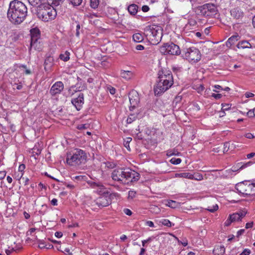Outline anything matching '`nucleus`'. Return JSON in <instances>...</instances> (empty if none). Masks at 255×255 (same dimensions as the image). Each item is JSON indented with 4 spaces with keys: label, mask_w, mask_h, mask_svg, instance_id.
Returning a JSON list of instances; mask_svg holds the SVG:
<instances>
[{
    "label": "nucleus",
    "mask_w": 255,
    "mask_h": 255,
    "mask_svg": "<svg viewBox=\"0 0 255 255\" xmlns=\"http://www.w3.org/2000/svg\"><path fill=\"white\" fill-rule=\"evenodd\" d=\"M27 14V8L21 1L14 0L9 4L7 12L8 20L14 24H19L25 19Z\"/></svg>",
    "instance_id": "f257e3e1"
},
{
    "label": "nucleus",
    "mask_w": 255,
    "mask_h": 255,
    "mask_svg": "<svg viewBox=\"0 0 255 255\" xmlns=\"http://www.w3.org/2000/svg\"><path fill=\"white\" fill-rule=\"evenodd\" d=\"M112 179L123 184L137 181L139 174L130 168H119L114 169L111 175Z\"/></svg>",
    "instance_id": "f03ea898"
},
{
    "label": "nucleus",
    "mask_w": 255,
    "mask_h": 255,
    "mask_svg": "<svg viewBox=\"0 0 255 255\" xmlns=\"http://www.w3.org/2000/svg\"><path fill=\"white\" fill-rule=\"evenodd\" d=\"M173 84L172 73L162 70L158 73V80L154 88L155 95H160L169 89Z\"/></svg>",
    "instance_id": "7ed1b4c3"
},
{
    "label": "nucleus",
    "mask_w": 255,
    "mask_h": 255,
    "mask_svg": "<svg viewBox=\"0 0 255 255\" xmlns=\"http://www.w3.org/2000/svg\"><path fill=\"white\" fill-rule=\"evenodd\" d=\"M36 15L41 20L48 22L55 18L57 11L53 6L43 3L37 7Z\"/></svg>",
    "instance_id": "20e7f679"
},
{
    "label": "nucleus",
    "mask_w": 255,
    "mask_h": 255,
    "mask_svg": "<svg viewBox=\"0 0 255 255\" xmlns=\"http://www.w3.org/2000/svg\"><path fill=\"white\" fill-rule=\"evenodd\" d=\"M86 158V154L84 151L80 149H76L72 152L67 153L66 162L70 165L77 166L85 163Z\"/></svg>",
    "instance_id": "39448f33"
},
{
    "label": "nucleus",
    "mask_w": 255,
    "mask_h": 255,
    "mask_svg": "<svg viewBox=\"0 0 255 255\" xmlns=\"http://www.w3.org/2000/svg\"><path fill=\"white\" fill-rule=\"evenodd\" d=\"M145 31L147 32V36L153 44L158 43L160 41L162 35L160 26L156 25H148L146 27Z\"/></svg>",
    "instance_id": "423d86ee"
},
{
    "label": "nucleus",
    "mask_w": 255,
    "mask_h": 255,
    "mask_svg": "<svg viewBox=\"0 0 255 255\" xmlns=\"http://www.w3.org/2000/svg\"><path fill=\"white\" fill-rule=\"evenodd\" d=\"M182 57L189 62L195 63L201 59V54L198 48L192 47L183 51Z\"/></svg>",
    "instance_id": "0eeeda50"
},
{
    "label": "nucleus",
    "mask_w": 255,
    "mask_h": 255,
    "mask_svg": "<svg viewBox=\"0 0 255 255\" xmlns=\"http://www.w3.org/2000/svg\"><path fill=\"white\" fill-rule=\"evenodd\" d=\"M159 50L161 53L165 55H178L181 53L179 47L172 42L164 44L160 47Z\"/></svg>",
    "instance_id": "6e6552de"
},
{
    "label": "nucleus",
    "mask_w": 255,
    "mask_h": 255,
    "mask_svg": "<svg viewBox=\"0 0 255 255\" xmlns=\"http://www.w3.org/2000/svg\"><path fill=\"white\" fill-rule=\"evenodd\" d=\"M200 14L204 16H212L217 14L218 9L213 3H206L198 8Z\"/></svg>",
    "instance_id": "1a4fd4ad"
},
{
    "label": "nucleus",
    "mask_w": 255,
    "mask_h": 255,
    "mask_svg": "<svg viewBox=\"0 0 255 255\" xmlns=\"http://www.w3.org/2000/svg\"><path fill=\"white\" fill-rule=\"evenodd\" d=\"M129 100L130 104L129 109L131 111L137 107L139 103V97L137 92L134 91L130 92Z\"/></svg>",
    "instance_id": "9d476101"
},
{
    "label": "nucleus",
    "mask_w": 255,
    "mask_h": 255,
    "mask_svg": "<svg viewBox=\"0 0 255 255\" xmlns=\"http://www.w3.org/2000/svg\"><path fill=\"white\" fill-rule=\"evenodd\" d=\"M99 207H104L109 206L111 203V199L108 195H102L95 201Z\"/></svg>",
    "instance_id": "9b49d317"
},
{
    "label": "nucleus",
    "mask_w": 255,
    "mask_h": 255,
    "mask_svg": "<svg viewBox=\"0 0 255 255\" xmlns=\"http://www.w3.org/2000/svg\"><path fill=\"white\" fill-rule=\"evenodd\" d=\"M63 89V84L62 82L58 81L52 86L49 92L52 96H55L60 94Z\"/></svg>",
    "instance_id": "f8f14e48"
},
{
    "label": "nucleus",
    "mask_w": 255,
    "mask_h": 255,
    "mask_svg": "<svg viewBox=\"0 0 255 255\" xmlns=\"http://www.w3.org/2000/svg\"><path fill=\"white\" fill-rule=\"evenodd\" d=\"M252 186L255 187V182H253L252 184H250L247 188V189H244V190H239V188L245 187V182H242L236 185V189L238 192L240 193L245 195H251L252 194L251 192H249V189H252Z\"/></svg>",
    "instance_id": "ddd939ff"
},
{
    "label": "nucleus",
    "mask_w": 255,
    "mask_h": 255,
    "mask_svg": "<svg viewBox=\"0 0 255 255\" xmlns=\"http://www.w3.org/2000/svg\"><path fill=\"white\" fill-rule=\"evenodd\" d=\"M71 102L78 111L80 110L84 104V94L80 93L77 98L73 99Z\"/></svg>",
    "instance_id": "4468645a"
},
{
    "label": "nucleus",
    "mask_w": 255,
    "mask_h": 255,
    "mask_svg": "<svg viewBox=\"0 0 255 255\" xmlns=\"http://www.w3.org/2000/svg\"><path fill=\"white\" fill-rule=\"evenodd\" d=\"M247 214V212L240 211L237 213H233L229 216L233 223L241 221L242 219Z\"/></svg>",
    "instance_id": "2eb2a0df"
},
{
    "label": "nucleus",
    "mask_w": 255,
    "mask_h": 255,
    "mask_svg": "<svg viewBox=\"0 0 255 255\" xmlns=\"http://www.w3.org/2000/svg\"><path fill=\"white\" fill-rule=\"evenodd\" d=\"M230 13L231 15L237 19L242 18L244 16V12L239 7L232 9L230 11Z\"/></svg>",
    "instance_id": "dca6fc26"
},
{
    "label": "nucleus",
    "mask_w": 255,
    "mask_h": 255,
    "mask_svg": "<svg viewBox=\"0 0 255 255\" xmlns=\"http://www.w3.org/2000/svg\"><path fill=\"white\" fill-rule=\"evenodd\" d=\"M237 47L238 48H242V49H245V48H252V46L250 43H249L248 41L246 40H243L241 41H240Z\"/></svg>",
    "instance_id": "f3484780"
},
{
    "label": "nucleus",
    "mask_w": 255,
    "mask_h": 255,
    "mask_svg": "<svg viewBox=\"0 0 255 255\" xmlns=\"http://www.w3.org/2000/svg\"><path fill=\"white\" fill-rule=\"evenodd\" d=\"M121 76L124 79L128 80L132 77L133 73L130 71L122 70L121 72Z\"/></svg>",
    "instance_id": "a211bd4d"
},
{
    "label": "nucleus",
    "mask_w": 255,
    "mask_h": 255,
    "mask_svg": "<svg viewBox=\"0 0 255 255\" xmlns=\"http://www.w3.org/2000/svg\"><path fill=\"white\" fill-rule=\"evenodd\" d=\"M33 48L35 50H37L40 51L41 49V44L40 42H38V40H36L35 39H33V41H31L30 42V50Z\"/></svg>",
    "instance_id": "6ab92c4d"
},
{
    "label": "nucleus",
    "mask_w": 255,
    "mask_h": 255,
    "mask_svg": "<svg viewBox=\"0 0 255 255\" xmlns=\"http://www.w3.org/2000/svg\"><path fill=\"white\" fill-rule=\"evenodd\" d=\"M213 253L216 255H222L225 253V248L223 246H217L213 250Z\"/></svg>",
    "instance_id": "aec40b11"
},
{
    "label": "nucleus",
    "mask_w": 255,
    "mask_h": 255,
    "mask_svg": "<svg viewBox=\"0 0 255 255\" xmlns=\"http://www.w3.org/2000/svg\"><path fill=\"white\" fill-rule=\"evenodd\" d=\"M31 41H33V39L38 40L40 37V33L39 30L37 29H32L30 31Z\"/></svg>",
    "instance_id": "412c9836"
},
{
    "label": "nucleus",
    "mask_w": 255,
    "mask_h": 255,
    "mask_svg": "<svg viewBox=\"0 0 255 255\" xmlns=\"http://www.w3.org/2000/svg\"><path fill=\"white\" fill-rule=\"evenodd\" d=\"M128 10L130 14L134 15L137 12L138 6L135 4H130L128 6Z\"/></svg>",
    "instance_id": "4be33fe9"
},
{
    "label": "nucleus",
    "mask_w": 255,
    "mask_h": 255,
    "mask_svg": "<svg viewBox=\"0 0 255 255\" xmlns=\"http://www.w3.org/2000/svg\"><path fill=\"white\" fill-rule=\"evenodd\" d=\"M175 176L176 177H182L190 179H193L194 178V175L189 172L177 173L176 174Z\"/></svg>",
    "instance_id": "5701e85b"
},
{
    "label": "nucleus",
    "mask_w": 255,
    "mask_h": 255,
    "mask_svg": "<svg viewBox=\"0 0 255 255\" xmlns=\"http://www.w3.org/2000/svg\"><path fill=\"white\" fill-rule=\"evenodd\" d=\"M239 36L237 35H233L230 37L227 41L226 42V45L228 47L231 46L232 45L234 44L236 41H237L238 39Z\"/></svg>",
    "instance_id": "b1692460"
},
{
    "label": "nucleus",
    "mask_w": 255,
    "mask_h": 255,
    "mask_svg": "<svg viewBox=\"0 0 255 255\" xmlns=\"http://www.w3.org/2000/svg\"><path fill=\"white\" fill-rule=\"evenodd\" d=\"M132 39L136 42H140L143 40V37L141 33H136L133 34Z\"/></svg>",
    "instance_id": "393cba45"
},
{
    "label": "nucleus",
    "mask_w": 255,
    "mask_h": 255,
    "mask_svg": "<svg viewBox=\"0 0 255 255\" xmlns=\"http://www.w3.org/2000/svg\"><path fill=\"white\" fill-rule=\"evenodd\" d=\"M234 147L233 143L231 144L230 142H226L224 144L223 152H227L230 149H234Z\"/></svg>",
    "instance_id": "a878e982"
},
{
    "label": "nucleus",
    "mask_w": 255,
    "mask_h": 255,
    "mask_svg": "<svg viewBox=\"0 0 255 255\" xmlns=\"http://www.w3.org/2000/svg\"><path fill=\"white\" fill-rule=\"evenodd\" d=\"M29 3L33 6H38L40 4H43L42 1L44 0H27Z\"/></svg>",
    "instance_id": "bb28decb"
},
{
    "label": "nucleus",
    "mask_w": 255,
    "mask_h": 255,
    "mask_svg": "<svg viewBox=\"0 0 255 255\" xmlns=\"http://www.w3.org/2000/svg\"><path fill=\"white\" fill-rule=\"evenodd\" d=\"M70 53L66 51L63 54H61L59 56L60 59L64 61H67L70 59Z\"/></svg>",
    "instance_id": "cd10ccee"
},
{
    "label": "nucleus",
    "mask_w": 255,
    "mask_h": 255,
    "mask_svg": "<svg viewBox=\"0 0 255 255\" xmlns=\"http://www.w3.org/2000/svg\"><path fill=\"white\" fill-rule=\"evenodd\" d=\"M69 3L72 4L73 6H79L81 4L83 0H68Z\"/></svg>",
    "instance_id": "c85d7f7f"
},
{
    "label": "nucleus",
    "mask_w": 255,
    "mask_h": 255,
    "mask_svg": "<svg viewBox=\"0 0 255 255\" xmlns=\"http://www.w3.org/2000/svg\"><path fill=\"white\" fill-rule=\"evenodd\" d=\"M179 154H180V153L175 149L168 150L166 151V155L168 156L179 155Z\"/></svg>",
    "instance_id": "c756f323"
},
{
    "label": "nucleus",
    "mask_w": 255,
    "mask_h": 255,
    "mask_svg": "<svg viewBox=\"0 0 255 255\" xmlns=\"http://www.w3.org/2000/svg\"><path fill=\"white\" fill-rule=\"evenodd\" d=\"M160 223L162 225L167 226L168 227H170L172 226H174V224H172L169 220L167 219H162Z\"/></svg>",
    "instance_id": "7c9ffc66"
},
{
    "label": "nucleus",
    "mask_w": 255,
    "mask_h": 255,
    "mask_svg": "<svg viewBox=\"0 0 255 255\" xmlns=\"http://www.w3.org/2000/svg\"><path fill=\"white\" fill-rule=\"evenodd\" d=\"M193 89L196 90L198 93H201L204 90V87L203 84L195 85Z\"/></svg>",
    "instance_id": "2f4dec72"
},
{
    "label": "nucleus",
    "mask_w": 255,
    "mask_h": 255,
    "mask_svg": "<svg viewBox=\"0 0 255 255\" xmlns=\"http://www.w3.org/2000/svg\"><path fill=\"white\" fill-rule=\"evenodd\" d=\"M91 186L93 188L98 187L101 190L104 189V186L100 182H93L91 183Z\"/></svg>",
    "instance_id": "473e14b6"
},
{
    "label": "nucleus",
    "mask_w": 255,
    "mask_h": 255,
    "mask_svg": "<svg viewBox=\"0 0 255 255\" xmlns=\"http://www.w3.org/2000/svg\"><path fill=\"white\" fill-rule=\"evenodd\" d=\"M132 138L131 137H127L124 141V146L126 147V148L128 150L130 151V147H129V142L131 141Z\"/></svg>",
    "instance_id": "72a5a7b5"
},
{
    "label": "nucleus",
    "mask_w": 255,
    "mask_h": 255,
    "mask_svg": "<svg viewBox=\"0 0 255 255\" xmlns=\"http://www.w3.org/2000/svg\"><path fill=\"white\" fill-rule=\"evenodd\" d=\"M99 4V0H90V6L93 8H96L98 7Z\"/></svg>",
    "instance_id": "f704fd0d"
},
{
    "label": "nucleus",
    "mask_w": 255,
    "mask_h": 255,
    "mask_svg": "<svg viewBox=\"0 0 255 255\" xmlns=\"http://www.w3.org/2000/svg\"><path fill=\"white\" fill-rule=\"evenodd\" d=\"M206 209L210 211V212L213 213L218 209V206L217 205V204H215L213 206H208L207 208H206Z\"/></svg>",
    "instance_id": "c9c22d12"
},
{
    "label": "nucleus",
    "mask_w": 255,
    "mask_h": 255,
    "mask_svg": "<svg viewBox=\"0 0 255 255\" xmlns=\"http://www.w3.org/2000/svg\"><path fill=\"white\" fill-rule=\"evenodd\" d=\"M166 205L171 208H175L177 206V203L173 200H169L167 202Z\"/></svg>",
    "instance_id": "e433bc0d"
},
{
    "label": "nucleus",
    "mask_w": 255,
    "mask_h": 255,
    "mask_svg": "<svg viewBox=\"0 0 255 255\" xmlns=\"http://www.w3.org/2000/svg\"><path fill=\"white\" fill-rule=\"evenodd\" d=\"M170 162L173 164L177 165L181 163V159L180 158L173 157L170 160Z\"/></svg>",
    "instance_id": "4c0bfd02"
},
{
    "label": "nucleus",
    "mask_w": 255,
    "mask_h": 255,
    "mask_svg": "<svg viewBox=\"0 0 255 255\" xmlns=\"http://www.w3.org/2000/svg\"><path fill=\"white\" fill-rule=\"evenodd\" d=\"M49 1H51L52 4L54 6H58L61 4L64 0H48Z\"/></svg>",
    "instance_id": "58836bf2"
},
{
    "label": "nucleus",
    "mask_w": 255,
    "mask_h": 255,
    "mask_svg": "<svg viewBox=\"0 0 255 255\" xmlns=\"http://www.w3.org/2000/svg\"><path fill=\"white\" fill-rule=\"evenodd\" d=\"M223 113L231 109V105L229 104H222Z\"/></svg>",
    "instance_id": "ea45409f"
},
{
    "label": "nucleus",
    "mask_w": 255,
    "mask_h": 255,
    "mask_svg": "<svg viewBox=\"0 0 255 255\" xmlns=\"http://www.w3.org/2000/svg\"><path fill=\"white\" fill-rule=\"evenodd\" d=\"M154 239V237L152 236V237H149L147 240H145L142 241V246L143 247H144L146 243L150 242Z\"/></svg>",
    "instance_id": "a19ab883"
},
{
    "label": "nucleus",
    "mask_w": 255,
    "mask_h": 255,
    "mask_svg": "<svg viewBox=\"0 0 255 255\" xmlns=\"http://www.w3.org/2000/svg\"><path fill=\"white\" fill-rule=\"evenodd\" d=\"M88 127H89L88 124H80L77 126V128L81 130V129H87L88 128Z\"/></svg>",
    "instance_id": "79ce46f5"
},
{
    "label": "nucleus",
    "mask_w": 255,
    "mask_h": 255,
    "mask_svg": "<svg viewBox=\"0 0 255 255\" xmlns=\"http://www.w3.org/2000/svg\"><path fill=\"white\" fill-rule=\"evenodd\" d=\"M135 117L133 115H130L127 119L128 123H131L132 121L135 120Z\"/></svg>",
    "instance_id": "37998d69"
},
{
    "label": "nucleus",
    "mask_w": 255,
    "mask_h": 255,
    "mask_svg": "<svg viewBox=\"0 0 255 255\" xmlns=\"http://www.w3.org/2000/svg\"><path fill=\"white\" fill-rule=\"evenodd\" d=\"M76 23H77L76 36L78 37L80 35L79 29H80V25L79 23L77 21H76Z\"/></svg>",
    "instance_id": "c03bdc74"
},
{
    "label": "nucleus",
    "mask_w": 255,
    "mask_h": 255,
    "mask_svg": "<svg viewBox=\"0 0 255 255\" xmlns=\"http://www.w3.org/2000/svg\"><path fill=\"white\" fill-rule=\"evenodd\" d=\"M251 254L250 250L248 249H245L242 253H241L240 255H250Z\"/></svg>",
    "instance_id": "a18cd8bd"
},
{
    "label": "nucleus",
    "mask_w": 255,
    "mask_h": 255,
    "mask_svg": "<svg viewBox=\"0 0 255 255\" xmlns=\"http://www.w3.org/2000/svg\"><path fill=\"white\" fill-rule=\"evenodd\" d=\"M179 244H182L183 246L186 247L188 245V241L186 238L183 239L182 241H180Z\"/></svg>",
    "instance_id": "49530a36"
},
{
    "label": "nucleus",
    "mask_w": 255,
    "mask_h": 255,
    "mask_svg": "<svg viewBox=\"0 0 255 255\" xmlns=\"http://www.w3.org/2000/svg\"><path fill=\"white\" fill-rule=\"evenodd\" d=\"M247 115L250 118L254 117H255V112L251 110L247 113Z\"/></svg>",
    "instance_id": "de8ad7c7"
},
{
    "label": "nucleus",
    "mask_w": 255,
    "mask_h": 255,
    "mask_svg": "<svg viewBox=\"0 0 255 255\" xmlns=\"http://www.w3.org/2000/svg\"><path fill=\"white\" fill-rule=\"evenodd\" d=\"M232 223H233V222L230 217H229L228 219L225 221L224 225L225 226H229Z\"/></svg>",
    "instance_id": "09e8293b"
},
{
    "label": "nucleus",
    "mask_w": 255,
    "mask_h": 255,
    "mask_svg": "<svg viewBox=\"0 0 255 255\" xmlns=\"http://www.w3.org/2000/svg\"><path fill=\"white\" fill-rule=\"evenodd\" d=\"M38 247L40 249H44V248H46V245H45L44 243L43 242H42V241H40L39 242Z\"/></svg>",
    "instance_id": "8fccbe9b"
},
{
    "label": "nucleus",
    "mask_w": 255,
    "mask_h": 255,
    "mask_svg": "<svg viewBox=\"0 0 255 255\" xmlns=\"http://www.w3.org/2000/svg\"><path fill=\"white\" fill-rule=\"evenodd\" d=\"M212 97H214L216 99H219L221 98V97H222V95L220 94H214H214H212Z\"/></svg>",
    "instance_id": "3c124183"
},
{
    "label": "nucleus",
    "mask_w": 255,
    "mask_h": 255,
    "mask_svg": "<svg viewBox=\"0 0 255 255\" xmlns=\"http://www.w3.org/2000/svg\"><path fill=\"white\" fill-rule=\"evenodd\" d=\"M25 168V165L24 164H21L18 167V170L19 171L22 172L24 171Z\"/></svg>",
    "instance_id": "603ef678"
},
{
    "label": "nucleus",
    "mask_w": 255,
    "mask_h": 255,
    "mask_svg": "<svg viewBox=\"0 0 255 255\" xmlns=\"http://www.w3.org/2000/svg\"><path fill=\"white\" fill-rule=\"evenodd\" d=\"M124 212L127 215L130 216L132 214V212L128 209L125 208L124 209Z\"/></svg>",
    "instance_id": "864d4df0"
},
{
    "label": "nucleus",
    "mask_w": 255,
    "mask_h": 255,
    "mask_svg": "<svg viewBox=\"0 0 255 255\" xmlns=\"http://www.w3.org/2000/svg\"><path fill=\"white\" fill-rule=\"evenodd\" d=\"M214 88L216 89V90H214L213 91L216 93L219 92V91L218 90H222L223 89V88L219 85H214Z\"/></svg>",
    "instance_id": "5fc2aeb1"
},
{
    "label": "nucleus",
    "mask_w": 255,
    "mask_h": 255,
    "mask_svg": "<svg viewBox=\"0 0 255 255\" xmlns=\"http://www.w3.org/2000/svg\"><path fill=\"white\" fill-rule=\"evenodd\" d=\"M61 252L65 254H68L69 255H72V254L70 252V249L69 248H65L64 250H62Z\"/></svg>",
    "instance_id": "6e6d98bb"
},
{
    "label": "nucleus",
    "mask_w": 255,
    "mask_h": 255,
    "mask_svg": "<svg viewBox=\"0 0 255 255\" xmlns=\"http://www.w3.org/2000/svg\"><path fill=\"white\" fill-rule=\"evenodd\" d=\"M136 194V192L134 191H129L128 192V196L129 197H131V198L135 197Z\"/></svg>",
    "instance_id": "4d7b16f0"
},
{
    "label": "nucleus",
    "mask_w": 255,
    "mask_h": 255,
    "mask_svg": "<svg viewBox=\"0 0 255 255\" xmlns=\"http://www.w3.org/2000/svg\"><path fill=\"white\" fill-rule=\"evenodd\" d=\"M253 225H254V222H251L247 223L246 224V229L251 228L253 227Z\"/></svg>",
    "instance_id": "13d9d810"
},
{
    "label": "nucleus",
    "mask_w": 255,
    "mask_h": 255,
    "mask_svg": "<svg viewBox=\"0 0 255 255\" xmlns=\"http://www.w3.org/2000/svg\"><path fill=\"white\" fill-rule=\"evenodd\" d=\"M6 175V172L5 171H0V180L4 178Z\"/></svg>",
    "instance_id": "bf43d9fd"
},
{
    "label": "nucleus",
    "mask_w": 255,
    "mask_h": 255,
    "mask_svg": "<svg viewBox=\"0 0 255 255\" xmlns=\"http://www.w3.org/2000/svg\"><path fill=\"white\" fill-rule=\"evenodd\" d=\"M144 48V46L142 45H140V44H138V45H137L136 46H135V49L137 50H143Z\"/></svg>",
    "instance_id": "052dcab7"
},
{
    "label": "nucleus",
    "mask_w": 255,
    "mask_h": 255,
    "mask_svg": "<svg viewBox=\"0 0 255 255\" xmlns=\"http://www.w3.org/2000/svg\"><path fill=\"white\" fill-rule=\"evenodd\" d=\"M245 137L249 139H252L254 138V136L251 133H247L245 134Z\"/></svg>",
    "instance_id": "680f3d73"
},
{
    "label": "nucleus",
    "mask_w": 255,
    "mask_h": 255,
    "mask_svg": "<svg viewBox=\"0 0 255 255\" xmlns=\"http://www.w3.org/2000/svg\"><path fill=\"white\" fill-rule=\"evenodd\" d=\"M181 100V97L180 96H177L175 98L173 102L177 104L178 102H180Z\"/></svg>",
    "instance_id": "e2e57ef3"
},
{
    "label": "nucleus",
    "mask_w": 255,
    "mask_h": 255,
    "mask_svg": "<svg viewBox=\"0 0 255 255\" xmlns=\"http://www.w3.org/2000/svg\"><path fill=\"white\" fill-rule=\"evenodd\" d=\"M62 235H63L62 233L61 232H56L55 233V237L58 238H61L62 237Z\"/></svg>",
    "instance_id": "0e129e2a"
},
{
    "label": "nucleus",
    "mask_w": 255,
    "mask_h": 255,
    "mask_svg": "<svg viewBox=\"0 0 255 255\" xmlns=\"http://www.w3.org/2000/svg\"><path fill=\"white\" fill-rule=\"evenodd\" d=\"M146 224L147 226L150 227H154V223L151 221H148L146 222Z\"/></svg>",
    "instance_id": "69168bd1"
},
{
    "label": "nucleus",
    "mask_w": 255,
    "mask_h": 255,
    "mask_svg": "<svg viewBox=\"0 0 255 255\" xmlns=\"http://www.w3.org/2000/svg\"><path fill=\"white\" fill-rule=\"evenodd\" d=\"M149 10V8L147 5H143L142 7V10L143 12H147Z\"/></svg>",
    "instance_id": "338daca9"
},
{
    "label": "nucleus",
    "mask_w": 255,
    "mask_h": 255,
    "mask_svg": "<svg viewBox=\"0 0 255 255\" xmlns=\"http://www.w3.org/2000/svg\"><path fill=\"white\" fill-rule=\"evenodd\" d=\"M245 96L246 98H250L254 97L255 95L252 93L247 92L245 94Z\"/></svg>",
    "instance_id": "774afa93"
}]
</instances>
